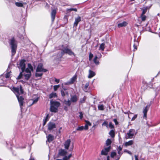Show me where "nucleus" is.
I'll return each instance as SVG.
<instances>
[{
	"instance_id": "1",
	"label": "nucleus",
	"mask_w": 160,
	"mask_h": 160,
	"mask_svg": "<svg viewBox=\"0 0 160 160\" xmlns=\"http://www.w3.org/2000/svg\"><path fill=\"white\" fill-rule=\"evenodd\" d=\"M12 91L16 95L19 103L21 109H22V106L23 104L24 98L22 96H19V95L23 93V91L22 86L20 85L19 88L13 87L12 88Z\"/></svg>"
},
{
	"instance_id": "2",
	"label": "nucleus",
	"mask_w": 160,
	"mask_h": 160,
	"mask_svg": "<svg viewBox=\"0 0 160 160\" xmlns=\"http://www.w3.org/2000/svg\"><path fill=\"white\" fill-rule=\"evenodd\" d=\"M9 43L11 47L12 56H13L16 53L17 42L14 38L12 37L9 39Z\"/></svg>"
},
{
	"instance_id": "3",
	"label": "nucleus",
	"mask_w": 160,
	"mask_h": 160,
	"mask_svg": "<svg viewBox=\"0 0 160 160\" xmlns=\"http://www.w3.org/2000/svg\"><path fill=\"white\" fill-rule=\"evenodd\" d=\"M61 53L62 54V56L65 53L68 54L70 55L74 54V52H73L71 49L68 48V47H64L62 48L61 50Z\"/></svg>"
},
{
	"instance_id": "4",
	"label": "nucleus",
	"mask_w": 160,
	"mask_h": 160,
	"mask_svg": "<svg viewBox=\"0 0 160 160\" xmlns=\"http://www.w3.org/2000/svg\"><path fill=\"white\" fill-rule=\"evenodd\" d=\"M135 132V130L134 129H131L129 132L125 135V138L126 139L129 138H132L134 135V134Z\"/></svg>"
},
{
	"instance_id": "5",
	"label": "nucleus",
	"mask_w": 160,
	"mask_h": 160,
	"mask_svg": "<svg viewBox=\"0 0 160 160\" xmlns=\"http://www.w3.org/2000/svg\"><path fill=\"white\" fill-rule=\"evenodd\" d=\"M26 61L24 60H22L20 62L19 66H18V68L21 69L22 72H24L26 68L25 64Z\"/></svg>"
},
{
	"instance_id": "6",
	"label": "nucleus",
	"mask_w": 160,
	"mask_h": 160,
	"mask_svg": "<svg viewBox=\"0 0 160 160\" xmlns=\"http://www.w3.org/2000/svg\"><path fill=\"white\" fill-rule=\"evenodd\" d=\"M42 66L43 65L42 63H39L37 67L36 72H46L47 70L43 68Z\"/></svg>"
},
{
	"instance_id": "7",
	"label": "nucleus",
	"mask_w": 160,
	"mask_h": 160,
	"mask_svg": "<svg viewBox=\"0 0 160 160\" xmlns=\"http://www.w3.org/2000/svg\"><path fill=\"white\" fill-rule=\"evenodd\" d=\"M48 130L50 131L55 128L56 127L55 123L52 122H49L48 123Z\"/></svg>"
},
{
	"instance_id": "8",
	"label": "nucleus",
	"mask_w": 160,
	"mask_h": 160,
	"mask_svg": "<svg viewBox=\"0 0 160 160\" xmlns=\"http://www.w3.org/2000/svg\"><path fill=\"white\" fill-rule=\"evenodd\" d=\"M78 98L76 95H71L70 101L71 102L73 103L76 102L78 100Z\"/></svg>"
},
{
	"instance_id": "9",
	"label": "nucleus",
	"mask_w": 160,
	"mask_h": 160,
	"mask_svg": "<svg viewBox=\"0 0 160 160\" xmlns=\"http://www.w3.org/2000/svg\"><path fill=\"white\" fill-rule=\"evenodd\" d=\"M50 105L53 106L54 107H56L58 109V108L60 105V103L59 102L57 101H54L52 100L50 101Z\"/></svg>"
},
{
	"instance_id": "10",
	"label": "nucleus",
	"mask_w": 160,
	"mask_h": 160,
	"mask_svg": "<svg viewBox=\"0 0 160 160\" xmlns=\"http://www.w3.org/2000/svg\"><path fill=\"white\" fill-rule=\"evenodd\" d=\"M75 22L73 24V27H76L78 26V23L81 21V17L78 16L77 17L75 18Z\"/></svg>"
},
{
	"instance_id": "11",
	"label": "nucleus",
	"mask_w": 160,
	"mask_h": 160,
	"mask_svg": "<svg viewBox=\"0 0 160 160\" xmlns=\"http://www.w3.org/2000/svg\"><path fill=\"white\" fill-rule=\"evenodd\" d=\"M70 142L71 140L69 139L67 140L65 142L64 145L65 149H68L69 147L70 144Z\"/></svg>"
},
{
	"instance_id": "12",
	"label": "nucleus",
	"mask_w": 160,
	"mask_h": 160,
	"mask_svg": "<svg viewBox=\"0 0 160 160\" xmlns=\"http://www.w3.org/2000/svg\"><path fill=\"white\" fill-rule=\"evenodd\" d=\"M150 107V106H148H148H147L144 108L143 112V118H147V112L148 110V108Z\"/></svg>"
},
{
	"instance_id": "13",
	"label": "nucleus",
	"mask_w": 160,
	"mask_h": 160,
	"mask_svg": "<svg viewBox=\"0 0 160 160\" xmlns=\"http://www.w3.org/2000/svg\"><path fill=\"white\" fill-rule=\"evenodd\" d=\"M56 13V10H52L51 13V16L52 20V22L55 19Z\"/></svg>"
},
{
	"instance_id": "14",
	"label": "nucleus",
	"mask_w": 160,
	"mask_h": 160,
	"mask_svg": "<svg viewBox=\"0 0 160 160\" xmlns=\"http://www.w3.org/2000/svg\"><path fill=\"white\" fill-rule=\"evenodd\" d=\"M47 140L49 142H50L52 141L54 139V137L53 135L49 134L47 137Z\"/></svg>"
},
{
	"instance_id": "15",
	"label": "nucleus",
	"mask_w": 160,
	"mask_h": 160,
	"mask_svg": "<svg viewBox=\"0 0 160 160\" xmlns=\"http://www.w3.org/2000/svg\"><path fill=\"white\" fill-rule=\"evenodd\" d=\"M67 153V151L64 149H61L59 151L58 154L61 156H64Z\"/></svg>"
},
{
	"instance_id": "16",
	"label": "nucleus",
	"mask_w": 160,
	"mask_h": 160,
	"mask_svg": "<svg viewBox=\"0 0 160 160\" xmlns=\"http://www.w3.org/2000/svg\"><path fill=\"white\" fill-rule=\"evenodd\" d=\"M50 105V110L51 112H58V108L51 105Z\"/></svg>"
},
{
	"instance_id": "17",
	"label": "nucleus",
	"mask_w": 160,
	"mask_h": 160,
	"mask_svg": "<svg viewBox=\"0 0 160 160\" xmlns=\"http://www.w3.org/2000/svg\"><path fill=\"white\" fill-rule=\"evenodd\" d=\"M95 75V73L94 72L90 70H89V75L88 76V78H91L92 77H94Z\"/></svg>"
},
{
	"instance_id": "18",
	"label": "nucleus",
	"mask_w": 160,
	"mask_h": 160,
	"mask_svg": "<svg viewBox=\"0 0 160 160\" xmlns=\"http://www.w3.org/2000/svg\"><path fill=\"white\" fill-rule=\"evenodd\" d=\"M128 24L127 22H126L124 21L122 22L119 23L118 24V28L122 27H123L126 26Z\"/></svg>"
},
{
	"instance_id": "19",
	"label": "nucleus",
	"mask_w": 160,
	"mask_h": 160,
	"mask_svg": "<svg viewBox=\"0 0 160 160\" xmlns=\"http://www.w3.org/2000/svg\"><path fill=\"white\" fill-rule=\"evenodd\" d=\"M133 141L132 140H131L128 142H126L125 143V145L126 146H130V145H132L133 144Z\"/></svg>"
},
{
	"instance_id": "20",
	"label": "nucleus",
	"mask_w": 160,
	"mask_h": 160,
	"mask_svg": "<svg viewBox=\"0 0 160 160\" xmlns=\"http://www.w3.org/2000/svg\"><path fill=\"white\" fill-rule=\"evenodd\" d=\"M105 44L103 43L100 45L99 50H101L102 51H103L105 48Z\"/></svg>"
},
{
	"instance_id": "21",
	"label": "nucleus",
	"mask_w": 160,
	"mask_h": 160,
	"mask_svg": "<svg viewBox=\"0 0 160 160\" xmlns=\"http://www.w3.org/2000/svg\"><path fill=\"white\" fill-rule=\"evenodd\" d=\"M57 97V95L56 93H54L53 92L51 93L49 95V98H55Z\"/></svg>"
},
{
	"instance_id": "22",
	"label": "nucleus",
	"mask_w": 160,
	"mask_h": 160,
	"mask_svg": "<svg viewBox=\"0 0 160 160\" xmlns=\"http://www.w3.org/2000/svg\"><path fill=\"white\" fill-rule=\"evenodd\" d=\"M98 57L97 56H96L93 60L94 63L97 65H99V62L98 60H97Z\"/></svg>"
},
{
	"instance_id": "23",
	"label": "nucleus",
	"mask_w": 160,
	"mask_h": 160,
	"mask_svg": "<svg viewBox=\"0 0 160 160\" xmlns=\"http://www.w3.org/2000/svg\"><path fill=\"white\" fill-rule=\"evenodd\" d=\"M24 76L25 77V79L27 80H28L31 76V73L25 74L24 75Z\"/></svg>"
},
{
	"instance_id": "24",
	"label": "nucleus",
	"mask_w": 160,
	"mask_h": 160,
	"mask_svg": "<svg viewBox=\"0 0 160 160\" xmlns=\"http://www.w3.org/2000/svg\"><path fill=\"white\" fill-rule=\"evenodd\" d=\"M148 9V7H145L144 8H141V10L142 11V12L141 14L144 15L147 12Z\"/></svg>"
},
{
	"instance_id": "25",
	"label": "nucleus",
	"mask_w": 160,
	"mask_h": 160,
	"mask_svg": "<svg viewBox=\"0 0 160 160\" xmlns=\"http://www.w3.org/2000/svg\"><path fill=\"white\" fill-rule=\"evenodd\" d=\"M65 104L68 106H70L71 104V102L70 100H68V101L65 100L64 102Z\"/></svg>"
},
{
	"instance_id": "26",
	"label": "nucleus",
	"mask_w": 160,
	"mask_h": 160,
	"mask_svg": "<svg viewBox=\"0 0 160 160\" xmlns=\"http://www.w3.org/2000/svg\"><path fill=\"white\" fill-rule=\"evenodd\" d=\"M76 79V78L75 76L73 77L70 80V81L69 83L70 84H72L73 83Z\"/></svg>"
},
{
	"instance_id": "27",
	"label": "nucleus",
	"mask_w": 160,
	"mask_h": 160,
	"mask_svg": "<svg viewBox=\"0 0 160 160\" xmlns=\"http://www.w3.org/2000/svg\"><path fill=\"white\" fill-rule=\"evenodd\" d=\"M86 99V97L84 96L82 98H81L80 99L79 103L81 104L85 102Z\"/></svg>"
},
{
	"instance_id": "28",
	"label": "nucleus",
	"mask_w": 160,
	"mask_h": 160,
	"mask_svg": "<svg viewBox=\"0 0 160 160\" xmlns=\"http://www.w3.org/2000/svg\"><path fill=\"white\" fill-rule=\"evenodd\" d=\"M61 93L62 96L63 97L65 96L66 94L68 95V93L67 92L64 91L63 90H62L61 91Z\"/></svg>"
},
{
	"instance_id": "29",
	"label": "nucleus",
	"mask_w": 160,
	"mask_h": 160,
	"mask_svg": "<svg viewBox=\"0 0 160 160\" xmlns=\"http://www.w3.org/2000/svg\"><path fill=\"white\" fill-rule=\"evenodd\" d=\"M109 135L112 138H113L115 136V132L113 130H111L109 132Z\"/></svg>"
},
{
	"instance_id": "30",
	"label": "nucleus",
	"mask_w": 160,
	"mask_h": 160,
	"mask_svg": "<svg viewBox=\"0 0 160 160\" xmlns=\"http://www.w3.org/2000/svg\"><path fill=\"white\" fill-rule=\"evenodd\" d=\"M48 114H47L45 118V119L44 120H43V126H44L46 124V122L48 121Z\"/></svg>"
},
{
	"instance_id": "31",
	"label": "nucleus",
	"mask_w": 160,
	"mask_h": 160,
	"mask_svg": "<svg viewBox=\"0 0 160 160\" xmlns=\"http://www.w3.org/2000/svg\"><path fill=\"white\" fill-rule=\"evenodd\" d=\"M111 143V140L110 139H108L106 141V146H109Z\"/></svg>"
},
{
	"instance_id": "32",
	"label": "nucleus",
	"mask_w": 160,
	"mask_h": 160,
	"mask_svg": "<svg viewBox=\"0 0 160 160\" xmlns=\"http://www.w3.org/2000/svg\"><path fill=\"white\" fill-rule=\"evenodd\" d=\"M15 5L16 6L18 7H22L23 6V4L19 2H15Z\"/></svg>"
},
{
	"instance_id": "33",
	"label": "nucleus",
	"mask_w": 160,
	"mask_h": 160,
	"mask_svg": "<svg viewBox=\"0 0 160 160\" xmlns=\"http://www.w3.org/2000/svg\"><path fill=\"white\" fill-rule=\"evenodd\" d=\"M84 129V126H82L80 127H78L76 129V130L78 131H81Z\"/></svg>"
},
{
	"instance_id": "34",
	"label": "nucleus",
	"mask_w": 160,
	"mask_h": 160,
	"mask_svg": "<svg viewBox=\"0 0 160 160\" xmlns=\"http://www.w3.org/2000/svg\"><path fill=\"white\" fill-rule=\"evenodd\" d=\"M98 108L99 110H104V106L103 105H98Z\"/></svg>"
},
{
	"instance_id": "35",
	"label": "nucleus",
	"mask_w": 160,
	"mask_h": 160,
	"mask_svg": "<svg viewBox=\"0 0 160 160\" xmlns=\"http://www.w3.org/2000/svg\"><path fill=\"white\" fill-rule=\"evenodd\" d=\"M108 153L104 149H102L101 151V154L102 155H107Z\"/></svg>"
},
{
	"instance_id": "36",
	"label": "nucleus",
	"mask_w": 160,
	"mask_h": 160,
	"mask_svg": "<svg viewBox=\"0 0 160 160\" xmlns=\"http://www.w3.org/2000/svg\"><path fill=\"white\" fill-rule=\"evenodd\" d=\"M138 43V42L137 41H134V43L133 45V47L134 49V50H133V51H135V49H136V50L137 49V45Z\"/></svg>"
},
{
	"instance_id": "37",
	"label": "nucleus",
	"mask_w": 160,
	"mask_h": 160,
	"mask_svg": "<svg viewBox=\"0 0 160 160\" xmlns=\"http://www.w3.org/2000/svg\"><path fill=\"white\" fill-rule=\"evenodd\" d=\"M43 73H38L36 72L35 74V76L36 77H41Z\"/></svg>"
},
{
	"instance_id": "38",
	"label": "nucleus",
	"mask_w": 160,
	"mask_h": 160,
	"mask_svg": "<svg viewBox=\"0 0 160 160\" xmlns=\"http://www.w3.org/2000/svg\"><path fill=\"white\" fill-rule=\"evenodd\" d=\"M23 72H22V71L21 72H20V74H19V75L18 76V77L17 78V79H21L22 76V73Z\"/></svg>"
},
{
	"instance_id": "39",
	"label": "nucleus",
	"mask_w": 160,
	"mask_h": 160,
	"mask_svg": "<svg viewBox=\"0 0 160 160\" xmlns=\"http://www.w3.org/2000/svg\"><path fill=\"white\" fill-rule=\"evenodd\" d=\"M141 18L142 20V21H144L146 20V16L144 15L141 14Z\"/></svg>"
},
{
	"instance_id": "40",
	"label": "nucleus",
	"mask_w": 160,
	"mask_h": 160,
	"mask_svg": "<svg viewBox=\"0 0 160 160\" xmlns=\"http://www.w3.org/2000/svg\"><path fill=\"white\" fill-rule=\"evenodd\" d=\"M111 149V146H109L108 147L105 148L104 149L106 151V152L108 153V152Z\"/></svg>"
},
{
	"instance_id": "41",
	"label": "nucleus",
	"mask_w": 160,
	"mask_h": 160,
	"mask_svg": "<svg viewBox=\"0 0 160 160\" xmlns=\"http://www.w3.org/2000/svg\"><path fill=\"white\" fill-rule=\"evenodd\" d=\"M28 68L30 69L31 71H33V68L31 65L30 63H28Z\"/></svg>"
},
{
	"instance_id": "42",
	"label": "nucleus",
	"mask_w": 160,
	"mask_h": 160,
	"mask_svg": "<svg viewBox=\"0 0 160 160\" xmlns=\"http://www.w3.org/2000/svg\"><path fill=\"white\" fill-rule=\"evenodd\" d=\"M116 155V153L115 152H112L111 154V158H113L114 156Z\"/></svg>"
},
{
	"instance_id": "43",
	"label": "nucleus",
	"mask_w": 160,
	"mask_h": 160,
	"mask_svg": "<svg viewBox=\"0 0 160 160\" xmlns=\"http://www.w3.org/2000/svg\"><path fill=\"white\" fill-rule=\"evenodd\" d=\"M60 85H54L53 86L54 90L55 91L57 90V89L59 88Z\"/></svg>"
},
{
	"instance_id": "44",
	"label": "nucleus",
	"mask_w": 160,
	"mask_h": 160,
	"mask_svg": "<svg viewBox=\"0 0 160 160\" xmlns=\"http://www.w3.org/2000/svg\"><path fill=\"white\" fill-rule=\"evenodd\" d=\"M109 127L111 129L113 128H114V125L112 124V123L111 122H109Z\"/></svg>"
},
{
	"instance_id": "45",
	"label": "nucleus",
	"mask_w": 160,
	"mask_h": 160,
	"mask_svg": "<svg viewBox=\"0 0 160 160\" xmlns=\"http://www.w3.org/2000/svg\"><path fill=\"white\" fill-rule=\"evenodd\" d=\"M93 57V55L90 52L89 56V61H91Z\"/></svg>"
},
{
	"instance_id": "46",
	"label": "nucleus",
	"mask_w": 160,
	"mask_h": 160,
	"mask_svg": "<svg viewBox=\"0 0 160 160\" xmlns=\"http://www.w3.org/2000/svg\"><path fill=\"white\" fill-rule=\"evenodd\" d=\"M38 98H37L35 99L34 100H33V102L32 104V105L36 103L38 101Z\"/></svg>"
},
{
	"instance_id": "47",
	"label": "nucleus",
	"mask_w": 160,
	"mask_h": 160,
	"mask_svg": "<svg viewBox=\"0 0 160 160\" xmlns=\"http://www.w3.org/2000/svg\"><path fill=\"white\" fill-rule=\"evenodd\" d=\"M89 82H87L85 85L84 86V89H87V88H88V86H89Z\"/></svg>"
},
{
	"instance_id": "48",
	"label": "nucleus",
	"mask_w": 160,
	"mask_h": 160,
	"mask_svg": "<svg viewBox=\"0 0 160 160\" xmlns=\"http://www.w3.org/2000/svg\"><path fill=\"white\" fill-rule=\"evenodd\" d=\"M25 71L26 72H27V73H31V70L28 68H27L25 69Z\"/></svg>"
},
{
	"instance_id": "49",
	"label": "nucleus",
	"mask_w": 160,
	"mask_h": 160,
	"mask_svg": "<svg viewBox=\"0 0 160 160\" xmlns=\"http://www.w3.org/2000/svg\"><path fill=\"white\" fill-rule=\"evenodd\" d=\"M68 11H74L75 12L77 11V9L76 8H71L70 9H69L68 10Z\"/></svg>"
},
{
	"instance_id": "50",
	"label": "nucleus",
	"mask_w": 160,
	"mask_h": 160,
	"mask_svg": "<svg viewBox=\"0 0 160 160\" xmlns=\"http://www.w3.org/2000/svg\"><path fill=\"white\" fill-rule=\"evenodd\" d=\"M86 124L88 125V126H91V123L88 121H85Z\"/></svg>"
},
{
	"instance_id": "51",
	"label": "nucleus",
	"mask_w": 160,
	"mask_h": 160,
	"mask_svg": "<svg viewBox=\"0 0 160 160\" xmlns=\"http://www.w3.org/2000/svg\"><path fill=\"white\" fill-rule=\"evenodd\" d=\"M113 121L114 122H115V124L116 125H117L118 124V122L117 121V119H114Z\"/></svg>"
},
{
	"instance_id": "52",
	"label": "nucleus",
	"mask_w": 160,
	"mask_h": 160,
	"mask_svg": "<svg viewBox=\"0 0 160 160\" xmlns=\"http://www.w3.org/2000/svg\"><path fill=\"white\" fill-rule=\"evenodd\" d=\"M137 115L136 114L134 115V116L132 118L131 120L133 121L137 117Z\"/></svg>"
},
{
	"instance_id": "53",
	"label": "nucleus",
	"mask_w": 160,
	"mask_h": 160,
	"mask_svg": "<svg viewBox=\"0 0 160 160\" xmlns=\"http://www.w3.org/2000/svg\"><path fill=\"white\" fill-rule=\"evenodd\" d=\"M10 76V72H8V73H7L5 75V77L6 78H8Z\"/></svg>"
},
{
	"instance_id": "54",
	"label": "nucleus",
	"mask_w": 160,
	"mask_h": 160,
	"mask_svg": "<svg viewBox=\"0 0 160 160\" xmlns=\"http://www.w3.org/2000/svg\"><path fill=\"white\" fill-rule=\"evenodd\" d=\"M84 129L86 130L88 129V125H86V124L85 125V126L84 127Z\"/></svg>"
},
{
	"instance_id": "55",
	"label": "nucleus",
	"mask_w": 160,
	"mask_h": 160,
	"mask_svg": "<svg viewBox=\"0 0 160 160\" xmlns=\"http://www.w3.org/2000/svg\"><path fill=\"white\" fill-rule=\"evenodd\" d=\"M102 125L105 126L107 127L108 126V123L107 122H104L102 124Z\"/></svg>"
},
{
	"instance_id": "56",
	"label": "nucleus",
	"mask_w": 160,
	"mask_h": 160,
	"mask_svg": "<svg viewBox=\"0 0 160 160\" xmlns=\"http://www.w3.org/2000/svg\"><path fill=\"white\" fill-rule=\"evenodd\" d=\"M121 151L118 150V153L119 155V156L120 157L121 155L122 154V152H121Z\"/></svg>"
},
{
	"instance_id": "57",
	"label": "nucleus",
	"mask_w": 160,
	"mask_h": 160,
	"mask_svg": "<svg viewBox=\"0 0 160 160\" xmlns=\"http://www.w3.org/2000/svg\"><path fill=\"white\" fill-rule=\"evenodd\" d=\"M80 118L81 119H82V118L83 117V115H82V113L81 112H80V115L79 116Z\"/></svg>"
},
{
	"instance_id": "58",
	"label": "nucleus",
	"mask_w": 160,
	"mask_h": 160,
	"mask_svg": "<svg viewBox=\"0 0 160 160\" xmlns=\"http://www.w3.org/2000/svg\"><path fill=\"white\" fill-rule=\"evenodd\" d=\"M55 81L57 83H59V79H57L56 78H55Z\"/></svg>"
},
{
	"instance_id": "59",
	"label": "nucleus",
	"mask_w": 160,
	"mask_h": 160,
	"mask_svg": "<svg viewBox=\"0 0 160 160\" xmlns=\"http://www.w3.org/2000/svg\"><path fill=\"white\" fill-rule=\"evenodd\" d=\"M122 148L120 146H119L117 149L118 150L122 151Z\"/></svg>"
},
{
	"instance_id": "60",
	"label": "nucleus",
	"mask_w": 160,
	"mask_h": 160,
	"mask_svg": "<svg viewBox=\"0 0 160 160\" xmlns=\"http://www.w3.org/2000/svg\"><path fill=\"white\" fill-rule=\"evenodd\" d=\"M134 156L135 160H138V156L137 155H135Z\"/></svg>"
},
{
	"instance_id": "61",
	"label": "nucleus",
	"mask_w": 160,
	"mask_h": 160,
	"mask_svg": "<svg viewBox=\"0 0 160 160\" xmlns=\"http://www.w3.org/2000/svg\"><path fill=\"white\" fill-rule=\"evenodd\" d=\"M63 160H67V156H66L64 158H63Z\"/></svg>"
},
{
	"instance_id": "62",
	"label": "nucleus",
	"mask_w": 160,
	"mask_h": 160,
	"mask_svg": "<svg viewBox=\"0 0 160 160\" xmlns=\"http://www.w3.org/2000/svg\"><path fill=\"white\" fill-rule=\"evenodd\" d=\"M128 154L131 155L132 154V153L129 151L127 150V152Z\"/></svg>"
},
{
	"instance_id": "63",
	"label": "nucleus",
	"mask_w": 160,
	"mask_h": 160,
	"mask_svg": "<svg viewBox=\"0 0 160 160\" xmlns=\"http://www.w3.org/2000/svg\"><path fill=\"white\" fill-rule=\"evenodd\" d=\"M107 160H109V157L108 156L107 157Z\"/></svg>"
},
{
	"instance_id": "64",
	"label": "nucleus",
	"mask_w": 160,
	"mask_h": 160,
	"mask_svg": "<svg viewBox=\"0 0 160 160\" xmlns=\"http://www.w3.org/2000/svg\"><path fill=\"white\" fill-rule=\"evenodd\" d=\"M29 160H35L33 158H31Z\"/></svg>"
}]
</instances>
